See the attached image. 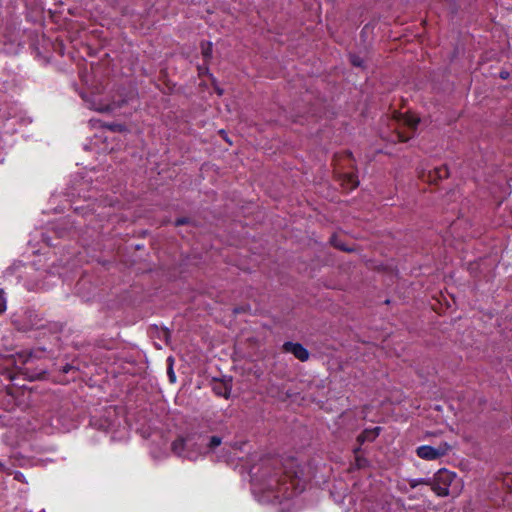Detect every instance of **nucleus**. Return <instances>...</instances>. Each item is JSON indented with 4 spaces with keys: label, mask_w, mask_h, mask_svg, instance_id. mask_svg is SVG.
<instances>
[{
    "label": "nucleus",
    "mask_w": 512,
    "mask_h": 512,
    "mask_svg": "<svg viewBox=\"0 0 512 512\" xmlns=\"http://www.w3.org/2000/svg\"><path fill=\"white\" fill-rule=\"evenodd\" d=\"M448 176V169L445 166L437 167L429 170L427 173L422 171L419 177L430 183H434L439 179L446 178Z\"/></svg>",
    "instance_id": "4"
},
{
    "label": "nucleus",
    "mask_w": 512,
    "mask_h": 512,
    "mask_svg": "<svg viewBox=\"0 0 512 512\" xmlns=\"http://www.w3.org/2000/svg\"><path fill=\"white\" fill-rule=\"evenodd\" d=\"M397 137L400 142H406L411 138V135H406L402 131H398Z\"/></svg>",
    "instance_id": "12"
},
{
    "label": "nucleus",
    "mask_w": 512,
    "mask_h": 512,
    "mask_svg": "<svg viewBox=\"0 0 512 512\" xmlns=\"http://www.w3.org/2000/svg\"><path fill=\"white\" fill-rule=\"evenodd\" d=\"M185 442L186 441L183 438L175 440L172 444V450L177 454H181L184 449Z\"/></svg>",
    "instance_id": "9"
},
{
    "label": "nucleus",
    "mask_w": 512,
    "mask_h": 512,
    "mask_svg": "<svg viewBox=\"0 0 512 512\" xmlns=\"http://www.w3.org/2000/svg\"><path fill=\"white\" fill-rule=\"evenodd\" d=\"M462 488V480L451 471L441 469L434 475L432 481V490L438 496H458Z\"/></svg>",
    "instance_id": "1"
},
{
    "label": "nucleus",
    "mask_w": 512,
    "mask_h": 512,
    "mask_svg": "<svg viewBox=\"0 0 512 512\" xmlns=\"http://www.w3.org/2000/svg\"><path fill=\"white\" fill-rule=\"evenodd\" d=\"M214 391L217 395L228 398L231 393V388L225 384L219 383L214 386Z\"/></svg>",
    "instance_id": "8"
},
{
    "label": "nucleus",
    "mask_w": 512,
    "mask_h": 512,
    "mask_svg": "<svg viewBox=\"0 0 512 512\" xmlns=\"http://www.w3.org/2000/svg\"><path fill=\"white\" fill-rule=\"evenodd\" d=\"M362 59L359 57V56H356V55H352L351 56V63L354 65V66H361L362 65Z\"/></svg>",
    "instance_id": "13"
},
{
    "label": "nucleus",
    "mask_w": 512,
    "mask_h": 512,
    "mask_svg": "<svg viewBox=\"0 0 512 512\" xmlns=\"http://www.w3.org/2000/svg\"><path fill=\"white\" fill-rule=\"evenodd\" d=\"M501 77L505 79L507 77V73H501Z\"/></svg>",
    "instance_id": "17"
},
{
    "label": "nucleus",
    "mask_w": 512,
    "mask_h": 512,
    "mask_svg": "<svg viewBox=\"0 0 512 512\" xmlns=\"http://www.w3.org/2000/svg\"><path fill=\"white\" fill-rule=\"evenodd\" d=\"M451 450V446L447 442H442L436 447L423 445L416 449V454L419 458L427 461L437 460Z\"/></svg>",
    "instance_id": "2"
},
{
    "label": "nucleus",
    "mask_w": 512,
    "mask_h": 512,
    "mask_svg": "<svg viewBox=\"0 0 512 512\" xmlns=\"http://www.w3.org/2000/svg\"><path fill=\"white\" fill-rule=\"evenodd\" d=\"M184 223H186V219L182 218V219H178L175 224L178 226V225H182Z\"/></svg>",
    "instance_id": "15"
},
{
    "label": "nucleus",
    "mask_w": 512,
    "mask_h": 512,
    "mask_svg": "<svg viewBox=\"0 0 512 512\" xmlns=\"http://www.w3.org/2000/svg\"><path fill=\"white\" fill-rule=\"evenodd\" d=\"M212 54L211 44H207L206 47H203V55L205 58H209Z\"/></svg>",
    "instance_id": "14"
},
{
    "label": "nucleus",
    "mask_w": 512,
    "mask_h": 512,
    "mask_svg": "<svg viewBox=\"0 0 512 512\" xmlns=\"http://www.w3.org/2000/svg\"><path fill=\"white\" fill-rule=\"evenodd\" d=\"M220 444H221V438H219L217 436H213L210 438L208 446L211 449H214V448L218 447Z\"/></svg>",
    "instance_id": "10"
},
{
    "label": "nucleus",
    "mask_w": 512,
    "mask_h": 512,
    "mask_svg": "<svg viewBox=\"0 0 512 512\" xmlns=\"http://www.w3.org/2000/svg\"><path fill=\"white\" fill-rule=\"evenodd\" d=\"M169 375H170L171 381L173 382V381H174V377H175V376H174V374H173V372H172V371H170V372H169Z\"/></svg>",
    "instance_id": "16"
},
{
    "label": "nucleus",
    "mask_w": 512,
    "mask_h": 512,
    "mask_svg": "<svg viewBox=\"0 0 512 512\" xmlns=\"http://www.w3.org/2000/svg\"><path fill=\"white\" fill-rule=\"evenodd\" d=\"M358 179L353 174H345L342 178V186L352 190L358 186Z\"/></svg>",
    "instance_id": "6"
},
{
    "label": "nucleus",
    "mask_w": 512,
    "mask_h": 512,
    "mask_svg": "<svg viewBox=\"0 0 512 512\" xmlns=\"http://www.w3.org/2000/svg\"><path fill=\"white\" fill-rule=\"evenodd\" d=\"M6 310V299L4 297V291L0 289V314Z\"/></svg>",
    "instance_id": "11"
},
{
    "label": "nucleus",
    "mask_w": 512,
    "mask_h": 512,
    "mask_svg": "<svg viewBox=\"0 0 512 512\" xmlns=\"http://www.w3.org/2000/svg\"><path fill=\"white\" fill-rule=\"evenodd\" d=\"M283 350L292 353L300 361H306L309 358V352L300 343L286 342L283 344Z\"/></svg>",
    "instance_id": "3"
},
{
    "label": "nucleus",
    "mask_w": 512,
    "mask_h": 512,
    "mask_svg": "<svg viewBox=\"0 0 512 512\" xmlns=\"http://www.w3.org/2000/svg\"><path fill=\"white\" fill-rule=\"evenodd\" d=\"M397 120L400 124L411 130H415L420 121L419 118L413 114H399Z\"/></svg>",
    "instance_id": "5"
},
{
    "label": "nucleus",
    "mask_w": 512,
    "mask_h": 512,
    "mask_svg": "<svg viewBox=\"0 0 512 512\" xmlns=\"http://www.w3.org/2000/svg\"><path fill=\"white\" fill-rule=\"evenodd\" d=\"M380 428L376 427L372 430L364 431L359 437L358 440L361 442L364 441H373L379 434Z\"/></svg>",
    "instance_id": "7"
}]
</instances>
